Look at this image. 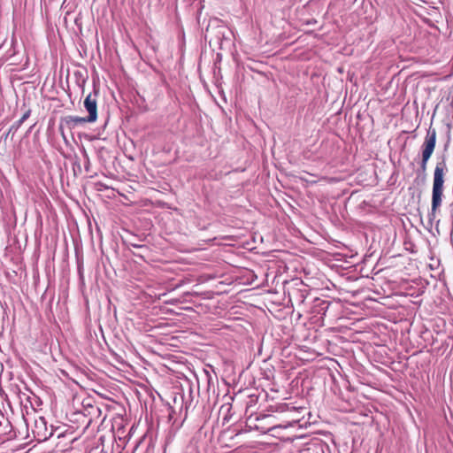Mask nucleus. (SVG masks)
I'll list each match as a JSON object with an SVG mask.
<instances>
[{"label":"nucleus","mask_w":453,"mask_h":453,"mask_svg":"<svg viewBox=\"0 0 453 453\" xmlns=\"http://www.w3.org/2000/svg\"><path fill=\"white\" fill-rule=\"evenodd\" d=\"M21 124H20V121H15L12 126L11 127L9 128V130L2 135L1 138H4V140H6L9 136V134L11 133L12 134H15L17 132V130L20 127Z\"/></svg>","instance_id":"9d476101"},{"label":"nucleus","mask_w":453,"mask_h":453,"mask_svg":"<svg viewBox=\"0 0 453 453\" xmlns=\"http://www.w3.org/2000/svg\"><path fill=\"white\" fill-rule=\"evenodd\" d=\"M248 61L247 63H245V65H247V67H249L251 71H253V67L251 65V64L253 63V59L252 58H248Z\"/></svg>","instance_id":"a211bd4d"},{"label":"nucleus","mask_w":453,"mask_h":453,"mask_svg":"<svg viewBox=\"0 0 453 453\" xmlns=\"http://www.w3.org/2000/svg\"><path fill=\"white\" fill-rule=\"evenodd\" d=\"M97 96L98 90L94 88V93L88 94L84 100V107L88 113V122L90 123L97 119Z\"/></svg>","instance_id":"f03ea898"},{"label":"nucleus","mask_w":453,"mask_h":453,"mask_svg":"<svg viewBox=\"0 0 453 453\" xmlns=\"http://www.w3.org/2000/svg\"><path fill=\"white\" fill-rule=\"evenodd\" d=\"M252 415L253 412H250L245 421L244 428H242V431L250 432L255 428V419L252 418Z\"/></svg>","instance_id":"6e6552de"},{"label":"nucleus","mask_w":453,"mask_h":453,"mask_svg":"<svg viewBox=\"0 0 453 453\" xmlns=\"http://www.w3.org/2000/svg\"><path fill=\"white\" fill-rule=\"evenodd\" d=\"M34 433L38 436L39 441H45L52 435V431L48 432L44 418L35 421Z\"/></svg>","instance_id":"39448f33"},{"label":"nucleus","mask_w":453,"mask_h":453,"mask_svg":"<svg viewBox=\"0 0 453 453\" xmlns=\"http://www.w3.org/2000/svg\"><path fill=\"white\" fill-rule=\"evenodd\" d=\"M252 415L253 412H250L245 421L244 428H242V431L250 432L255 428V419L252 418Z\"/></svg>","instance_id":"1a4fd4ad"},{"label":"nucleus","mask_w":453,"mask_h":453,"mask_svg":"<svg viewBox=\"0 0 453 453\" xmlns=\"http://www.w3.org/2000/svg\"><path fill=\"white\" fill-rule=\"evenodd\" d=\"M213 35V29H211V28H207L206 29V35H205V38H207L208 36H211L210 38V42H211L212 38H211V35Z\"/></svg>","instance_id":"f3484780"},{"label":"nucleus","mask_w":453,"mask_h":453,"mask_svg":"<svg viewBox=\"0 0 453 453\" xmlns=\"http://www.w3.org/2000/svg\"><path fill=\"white\" fill-rule=\"evenodd\" d=\"M223 30H225V27L220 26V27H218V30L215 33V36H216V39L218 41L220 40L221 36L224 37V31Z\"/></svg>","instance_id":"4468645a"},{"label":"nucleus","mask_w":453,"mask_h":453,"mask_svg":"<svg viewBox=\"0 0 453 453\" xmlns=\"http://www.w3.org/2000/svg\"><path fill=\"white\" fill-rule=\"evenodd\" d=\"M448 171V167L445 162V158L442 157L441 161H438L435 165L433 180V190H432V208L429 213V219L433 220L435 217L437 209L441 204V198L443 193L444 176Z\"/></svg>","instance_id":"f257e3e1"},{"label":"nucleus","mask_w":453,"mask_h":453,"mask_svg":"<svg viewBox=\"0 0 453 453\" xmlns=\"http://www.w3.org/2000/svg\"><path fill=\"white\" fill-rule=\"evenodd\" d=\"M264 420L267 421V426H264L262 424L261 425L257 424V426H256L257 431H260L262 434L268 433L272 429L275 428L277 426L275 423V417L273 415H263L262 417L257 416V421L262 422Z\"/></svg>","instance_id":"423d86ee"},{"label":"nucleus","mask_w":453,"mask_h":453,"mask_svg":"<svg viewBox=\"0 0 453 453\" xmlns=\"http://www.w3.org/2000/svg\"><path fill=\"white\" fill-rule=\"evenodd\" d=\"M430 158H427V157H421V161H420V164H419V171L422 173H426V168H427V162L429 161Z\"/></svg>","instance_id":"f8f14e48"},{"label":"nucleus","mask_w":453,"mask_h":453,"mask_svg":"<svg viewBox=\"0 0 453 453\" xmlns=\"http://www.w3.org/2000/svg\"><path fill=\"white\" fill-rule=\"evenodd\" d=\"M251 240H255V236L253 234L251 235Z\"/></svg>","instance_id":"412c9836"},{"label":"nucleus","mask_w":453,"mask_h":453,"mask_svg":"<svg viewBox=\"0 0 453 453\" xmlns=\"http://www.w3.org/2000/svg\"><path fill=\"white\" fill-rule=\"evenodd\" d=\"M436 144V130L429 128L426 132L424 142L421 146V157L430 158Z\"/></svg>","instance_id":"7ed1b4c3"},{"label":"nucleus","mask_w":453,"mask_h":453,"mask_svg":"<svg viewBox=\"0 0 453 453\" xmlns=\"http://www.w3.org/2000/svg\"><path fill=\"white\" fill-rule=\"evenodd\" d=\"M267 392L262 388L260 391H258V388H257V396H256V399H257V402L259 400V399H266L267 398Z\"/></svg>","instance_id":"ddd939ff"},{"label":"nucleus","mask_w":453,"mask_h":453,"mask_svg":"<svg viewBox=\"0 0 453 453\" xmlns=\"http://www.w3.org/2000/svg\"><path fill=\"white\" fill-rule=\"evenodd\" d=\"M96 411L97 412H100L99 408H96Z\"/></svg>","instance_id":"4be33fe9"},{"label":"nucleus","mask_w":453,"mask_h":453,"mask_svg":"<svg viewBox=\"0 0 453 453\" xmlns=\"http://www.w3.org/2000/svg\"><path fill=\"white\" fill-rule=\"evenodd\" d=\"M83 154H84V157H86V159L88 161V156L86 150H84Z\"/></svg>","instance_id":"6ab92c4d"},{"label":"nucleus","mask_w":453,"mask_h":453,"mask_svg":"<svg viewBox=\"0 0 453 453\" xmlns=\"http://www.w3.org/2000/svg\"><path fill=\"white\" fill-rule=\"evenodd\" d=\"M65 125H62V119L60 120V124H59V132H60V134L62 136V138L64 139V141L65 142H67V139H66V136H65Z\"/></svg>","instance_id":"dca6fc26"},{"label":"nucleus","mask_w":453,"mask_h":453,"mask_svg":"<svg viewBox=\"0 0 453 453\" xmlns=\"http://www.w3.org/2000/svg\"><path fill=\"white\" fill-rule=\"evenodd\" d=\"M30 114L31 110L27 109L18 121H20V124L22 125L30 117Z\"/></svg>","instance_id":"2eb2a0df"},{"label":"nucleus","mask_w":453,"mask_h":453,"mask_svg":"<svg viewBox=\"0 0 453 453\" xmlns=\"http://www.w3.org/2000/svg\"><path fill=\"white\" fill-rule=\"evenodd\" d=\"M250 408V406H249V405H248V406H247V410H246V412H247V413L249 412Z\"/></svg>","instance_id":"aec40b11"},{"label":"nucleus","mask_w":453,"mask_h":453,"mask_svg":"<svg viewBox=\"0 0 453 453\" xmlns=\"http://www.w3.org/2000/svg\"><path fill=\"white\" fill-rule=\"evenodd\" d=\"M125 242H126L127 245L132 246V247H134V248H137V249H147V247H146L145 245L139 244V243L136 242V236H135V235H133L131 239L125 241Z\"/></svg>","instance_id":"9b49d317"},{"label":"nucleus","mask_w":453,"mask_h":453,"mask_svg":"<svg viewBox=\"0 0 453 453\" xmlns=\"http://www.w3.org/2000/svg\"><path fill=\"white\" fill-rule=\"evenodd\" d=\"M261 377L259 380L269 381L273 378L274 369L272 365L267 364L266 360L263 361V366L259 367Z\"/></svg>","instance_id":"0eeeda50"},{"label":"nucleus","mask_w":453,"mask_h":453,"mask_svg":"<svg viewBox=\"0 0 453 453\" xmlns=\"http://www.w3.org/2000/svg\"><path fill=\"white\" fill-rule=\"evenodd\" d=\"M88 122V117H79V116H65L62 118V125H65V127L69 130L75 128L78 126L84 125Z\"/></svg>","instance_id":"20e7f679"}]
</instances>
